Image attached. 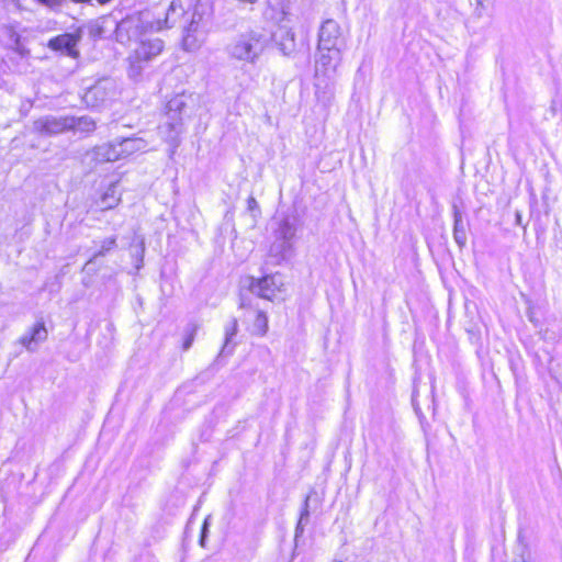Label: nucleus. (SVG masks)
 <instances>
[{"label":"nucleus","instance_id":"f8f14e48","mask_svg":"<svg viewBox=\"0 0 562 562\" xmlns=\"http://www.w3.org/2000/svg\"><path fill=\"white\" fill-rule=\"evenodd\" d=\"M93 160L97 162H109L121 159L119 145L115 142L95 146L91 151Z\"/></svg>","mask_w":562,"mask_h":562},{"label":"nucleus","instance_id":"f03ea898","mask_svg":"<svg viewBox=\"0 0 562 562\" xmlns=\"http://www.w3.org/2000/svg\"><path fill=\"white\" fill-rule=\"evenodd\" d=\"M341 49H317L315 59V95L324 105L334 99L337 67L341 61Z\"/></svg>","mask_w":562,"mask_h":562},{"label":"nucleus","instance_id":"a211bd4d","mask_svg":"<svg viewBox=\"0 0 562 562\" xmlns=\"http://www.w3.org/2000/svg\"><path fill=\"white\" fill-rule=\"evenodd\" d=\"M186 106V101L182 95H176L167 102V117H182L181 113Z\"/></svg>","mask_w":562,"mask_h":562},{"label":"nucleus","instance_id":"9d476101","mask_svg":"<svg viewBox=\"0 0 562 562\" xmlns=\"http://www.w3.org/2000/svg\"><path fill=\"white\" fill-rule=\"evenodd\" d=\"M48 337V331L43 321L36 322L24 335L19 342L30 352L37 350L40 344L44 342Z\"/></svg>","mask_w":562,"mask_h":562},{"label":"nucleus","instance_id":"2eb2a0df","mask_svg":"<svg viewBox=\"0 0 562 562\" xmlns=\"http://www.w3.org/2000/svg\"><path fill=\"white\" fill-rule=\"evenodd\" d=\"M68 121H70V122H68L69 131L74 130V131H78L80 133H92L97 126L95 121L88 115L78 116V117L68 116Z\"/></svg>","mask_w":562,"mask_h":562},{"label":"nucleus","instance_id":"9b49d317","mask_svg":"<svg viewBox=\"0 0 562 562\" xmlns=\"http://www.w3.org/2000/svg\"><path fill=\"white\" fill-rule=\"evenodd\" d=\"M77 43L78 38L76 35L66 33L52 38L48 46L54 50L75 57L78 54L76 50Z\"/></svg>","mask_w":562,"mask_h":562},{"label":"nucleus","instance_id":"bb28decb","mask_svg":"<svg viewBox=\"0 0 562 562\" xmlns=\"http://www.w3.org/2000/svg\"><path fill=\"white\" fill-rule=\"evenodd\" d=\"M193 340H194V330H192L191 333H189L187 335V337L184 338V341H183V350H189L190 347L192 346L193 344Z\"/></svg>","mask_w":562,"mask_h":562},{"label":"nucleus","instance_id":"c85d7f7f","mask_svg":"<svg viewBox=\"0 0 562 562\" xmlns=\"http://www.w3.org/2000/svg\"><path fill=\"white\" fill-rule=\"evenodd\" d=\"M238 3H241V4H247V5H254L255 3H257L259 0H236Z\"/></svg>","mask_w":562,"mask_h":562},{"label":"nucleus","instance_id":"6e6552de","mask_svg":"<svg viewBox=\"0 0 562 562\" xmlns=\"http://www.w3.org/2000/svg\"><path fill=\"white\" fill-rule=\"evenodd\" d=\"M68 116L45 115L34 121V132L44 136H54L69 131Z\"/></svg>","mask_w":562,"mask_h":562},{"label":"nucleus","instance_id":"dca6fc26","mask_svg":"<svg viewBox=\"0 0 562 562\" xmlns=\"http://www.w3.org/2000/svg\"><path fill=\"white\" fill-rule=\"evenodd\" d=\"M276 40L279 41V45L283 54L289 55L294 49V34L291 30L288 29H279V32L276 33Z\"/></svg>","mask_w":562,"mask_h":562},{"label":"nucleus","instance_id":"f3484780","mask_svg":"<svg viewBox=\"0 0 562 562\" xmlns=\"http://www.w3.org/2000/svg\"><path fill=\"white\" fill-rule=\"evenodd\" d=\"M453 238L460 247H463L467 243L465 225L459 211L454 212Z\"/></svg>","mask_w":562,"mask_h":562},{"label":"nucleus","instance_id":"7ed1b4c3","mask_svg":"<svg viewBox=\"0 0 562 562\" xmlns=\"http://www.w3.org/2000/svg\"><path fill=\"white\" fill-rule=\"evenodd\" d=\"M265 48V36L258 32L249 31L237 36L227 49L232 58L254 64Z\"/></svg>","mask_w":562,"mask_h":562},{"label":"nucleus","instance_id":"aec40b11","mask_svg":"<svg viewBox=\"0 0 562 562\" xmlns=\"http://www.w3.org/2000/svg\"><path fill=\"white\" fill-rule=\"evenodd\" d=\"M268 328V316L266 313L258 311L252 324V334L262 337L267 334Z\"/></svg>","mask_w":562,"mask_h":562},{"label":"nucleus","instance_id":"5701e85b","mask_svg":"<svg viewBox=\"0 0 562 562\" xmlns=\"http://www.w3.org/2000/svg\"><path fill=\"white\" fill-rule=\"evenodd\" d=\"M115 246H116L115 237H108V238L103 239L100 244V248L93 255V258L105 256L108 252H110L112 249H114Z\"/></svg>","mask_w":562,"mask_h":562},{"label":"nucleus","instance_id":"6ab92c4d","mask_svg":"<svg viewBox=\"0 0 562 562\" xmlns=\"http://www.w3.org/2000/svg\"><path fill=\"white\" fill-rule=\"evenodd\" d=\"M238 330L237 319L233 318L229 324L225 327V342L222 348V355H229L233 351V347H231L232 339L236 336Z\"/></svg>","mask_w":562,"mask_h":562},{"label":"nucleus","instance_id":"39448f33","mask_svg":"<svg viewBox=\"0 0 562 562\" xmlns=\"http://www.w3.org/2000/svg\"><path fill=\"white\" fill-rule=\"evenodd\" d=\"M250 291L265 300L273 301L280 299L284 292L283 277L274 273L260 279H251Z\"/></svg>","mask_w":562,"mask_h":562},{"label":"nucleus","instance_id":"a878e982","mask_svg":"<svg viewBox=\"0 0 562 562\" xmlns=\"http://www.w3.org/2000/svg\"><path fill=\"white\" fill-rule=\"evenodd\" d=\"M247 209L249 212L255 213L259 212V204L254 196H249L247 200Z\"/></svg>","mask_w":562,"mask_h":562},{"label":"nucleus","instance_id":"c756f323","mask_svg":"<svg viewBox=\"0 0 562 562\" xmlns=\"http://www.w3.org/2000/svg\"><path fill=\"white\" fill-rule=\"evenodd\" d=\"M476 2H477L479 4H482V0H476Z\"/></svg>","mask_w":562,"mask_h":562},{"label":"nucleus","instance_id":"ddd939ff","mask_svg":"<svg viewBox=\"0 0 562 562\" xmlns=\"http://www.w3.org/2000/svg\"><path fill=\"white\" fill-rule=\"evenodd\" d=\"M121 159L126 158L134 153L145 151L147 149V142L138 137L124 138L117 142Z\"/></svg>","mask_w":562,"mask_h":562},{"label":"nucleus","instance_id":"412c9836","mask_svg":"<svg viewBox=\"0 0 562 562\" xmlns=\"http://www.w3.org/2000/svg\"><path fill=\"white\" fill-rule=\"evenodd\" d=\"M120 198L116 194V190L114 186H111L106 192L103 194L100 206L102 210H109L117 205Z\"/></svg>","mask_w":562,"mask_h":562},{"label":"nucleus","instance_id":"0eeeda50","mask_svg":"<svg viewBox=\"0 0 562 562\" xmlns=\"http://www.w3.org/2000/svg\"><path fill=\"white\" fill-rule=\"evenodd\" d=\"M116 94L115 82L112 79H102L86 91L83 100L87 105L94 108L104 105L108 101L114 99Z\"/></svg>","mask_w":562,"mask_h":562},{"label":"nucleus","instance_id":"4be33fe9","mask_svg":"<svg viewBox=\"0 0 562 562\" xmlns=\"http://www.w3.org/2000/svg\"><path fill=\"white\" fill-rule=\"evenodd\" d=\"M7 33L10 35L11 43L9 44L10 48L16 52L21 57H24L29 54V50L21 43L20 36L12 30L8 29Z\"/></svg>","mask_w":562,"mask_h":562},{"label":"nucleus","instance_id":"20e7f679","mask_svg":"<svg viewBox=\"0 0 562 562\" xmlns=\"http://www.w3.org/2000/svg\"><path fill=\"white\" fill-rule=\"evenodd\" d=\"M296 231L297 228L294 220L284 217L280 221L279 226L274 232L276 239L270 246V255L277 258L278 261L285 259L291 252Z\"/></svg>","mask_w":562,"mask_h":562},{"label":"nucleus","instance_id":"b1692460","mask_svg":"<svg viewBox=\"0 0 562 562\" xmlns=\"http://www.w3.org/2000/svg\"><path fill=\"white\" fill-rule=\"evenodd\" d=\"M308 517H310L308 497H306V499L304 501V506H303V509L301 512V516H300L297 526L295 528V537H299V536H301L303 533V530H304L303 526H304L305 522H307Z\"/></svg>","mask_w":562,"mask_h":562},{"label":"nucleus","instance_id":"393cba45","mask_svg":"<svg viewBox=\"0 0 562 562\" xmlns=\"http://www.w3.org/2000/svg\"><path fill=\"white\" fill-rule=\"evenodd\" d=\"M209 519L210 517L205 518L204 522H203V527H202V530H201V537H200V546L201 547H205V540H206V536H207V530H209Z\"/></svg>","mask_w":562,"mask_h":562},{"label":"nucleus","instance_id":"423d86ee","mask_svg":"<svg viewBox=\"0 0 562 562\" xmlns=\"http://www.w3.org/2000/svg\"><path fill=\"white\" fill-rule=\"evenodd\" d=\"M345 47V38L339 23L333 19L325 20L318 30L317 49H341Z\"/></svg>","mask_w":562,"mask_h":562},{"label":"nucleus","instance_id":"1a4fd4ad","mask_svg":"<svg viewBox=\"0 0 562 562\" xmlns=\"http://www.w3.org/2000/svg\"><path fill=\"white\" fill-rule=\"evenodd\" d=\"M182 132V117H167L165 115V121L158 126V133L161 138L172 146L171 154H173L176 148L179 146V136Z\"/></svg>","mask_w":562,"mask_h":562},{"label":"nucleus","instance_id":"4468645a","mask_svg":"<svg viewBox=\"0 0 562 562\" xmlns=\"http://www.w3.org/2000/svg\"><path fill=\"white\" fill-rule=\"evenodd\" d=\"M195 14L192 15L190 25L186 29L182 38V44L186 50H194L200 47L203 42V36L198 32V23L194 20Z\"/></svg>","mask_w":562,"mask_h":562},{"label":"nucleus","instance_id":"cd10ccee","mask_svg":"<svg viewBox=\"0 0 562 562\" xmlns=\"http://www.w3.org/2000/svg\"><path fill=\"white\" fill-rule=\"evenodd\" d=\"M36 1L45 7L53 8V7L60 4L63 0H36Z\"/></svg>","mask_w":562,"mask_h":562},{"label":"nucleus","instance_id":"f257e3e1","mask_svg":"<svg viewBox=\"0 0 562 562\" xmlns=\"http://www.w3.org/2000/svg\"><path fill=\"white\" fill-rule=\"evenodd\" d=\"M184 15L179 0L171 1L165 19L149 21L146 15L128 16L116 26V40L121 43L136 42L137 46L130 55V75L139 76L144 65L157 57L164 49L160 38H146L147 32H159L170 29Z\"/></svg>","mask_w":562,"mask_h":562}]
</instances>
